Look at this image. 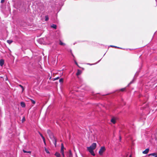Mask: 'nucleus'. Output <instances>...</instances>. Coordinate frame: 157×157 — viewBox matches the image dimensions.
<instances>
[{
  "mask_svg": "<svg viewBox=\"0 0 157 157\" xmlns=\"http://www.w3.org/2000/svg\"><path fill=\"white\" fill-rule=\"evenodd\" d=\"M96 147V143H93L89 147H87V150L93 156L95 155V154L94 153V150L95 149Z\"/></svg>",
  "mask_w": 157,
  "mask_h": 157,
  "instance_id": "nucleus-1",
  "label": "nucleus"
},
{
  "mask_svg": "<svg viewBox=\"0 0 157 157\" xmlns=\"http://www.w3.org/2000/svg\"><path fill=\"white\" fill-rule=\"evenodd\" d=\"M47 133L48 134L50 138L52 141L53 144H54L55 146H56V140L54 137L53 134L49 130H47Z\"/></svg>",
  "mask_w": 157,
  "mask_h": 157,
  "instance_id": "nucleus-2",
  "label": "nucleus"
},
{
  "mask_svg": "<svg viewBox=\"0 0 157 157\" xmlns=\"http://www.w3.org/2000/svg\"><path fill=\"white\" fill-rule=\"evenodd\" d=\"M105 148L104 147H101L99 151V154L100 155H102L103 152L105 151Z\"/></svg>",
  "mask_w": 157,
  "mask_h": 157,
  "instance_id": "nucleus-3",
  "label": "nucleus"
},
{
  "mask_svg": "<svg viewBox=\"0 0 157 157\" xmlns=\"http://www.w3.org/2000/svg\"><path fill=\"white\" fill-rule=\"evenodd\" d=\"M67 157H72V155L71 151L70 150L67 155Z\"/></svg>",
  "mask_w": 157,
  "mask_h": 157,
  "instance_id": "nucleus-4",
  "label": "nucleus"
},
{
  "mask_svg": "<svg viewBox=\"0 0 157 157\" xmlns=\"http://www.w3.org/2000/svg\"><path fill=\"white\" fill-rule=\"evenodd\" d=\"M4 63V61L3 59H1L0 60V65L1 66H2Z\"/></svg>",
  "mask_w": 157,
  "mask_h": 157,
  "instance_id": "nucleus-5",
  "label": "nucleus"
},
{
  "mask_svg": "<svg viewBox=\"0 0 157 157\" xmlns=\"http://www.w3.org/2000/svg\"><path fill=\"white\" fill-rule=\"evenodd\" d=\"M149 150V148H147L143 152V153L144 154H147L148 153Z\"/></svg>",
  "mask_w": 157,
  "mask_h": 157,
  "instance_id": "nucleus-6",
  "label": "nucleus"
},
{
  "mask_svg": "<svg viewBox=\"0 0 157 157\" xmlns=\"http://www.w3.org/2000/svg\"><path fill=\"white\" fill-rule=\"evenodd\" d=\"M149 155L153 156L154 157H157V153H151V154H149Z\"/></svg>",
  "mask_w": 157,
  "mask_h": 157,
  "instance_id": "nucleus-7",
  "label": "nucleus"
},
{
  "mask_svg": "<svg viewBox=\"0 0 157 157\" xmlns=\"http://www.w3.org/2000/svg\"><path fill=\"white\" fill-rule=\"evenodd\" d=\"M55 155L57 157H60L61 155L60 154L57 152H56L55 154Z\"/></svg>",
  "mask_w": 157,
  "mask_h": 157,
  "instance_id": "nucleus-8",
  "label": "nucleus"
},
{
  "mask_svg": "<svg viewBox=\"0 0 157 157\" xmlns=\"http://www.w3.org/2000/svg\"><path fill=\"white\" fill-rule=\"evenodd\" d=\"M111 121L114 124H115L116 122V119L115 118H112L111 120Z\"/></svg>",
  "mask_w": 157,
  "mask_h": 157,
  "instance_id": "nucleus-9",
  "label": "nucleus"
},
{
  "mask_svg": "<svg viewBox=\"0 0 157 157\" xmlns=\"http://www.w3.org/2000/svg\"><path fill=\"white\" fill-rule=\"evenodd\" d=\"M64 146H63V144H62L61 147V150H60L61 152H62V151L64 152Z\"/></svg>",
  "mask_w": 157,
  "mask_h": 157,
  "instance_id": "nucleus-10",
  "label": "nucleus"
},
{
  "mask_svg": "<svg viewBox=\"0 0 157 157\" xmlns=\"http://www.w3.org/2000/svg\"><path fill=\"white\" fill-rule=\"evenodd\" d=\"M51 27L52 28H53L54 29H56V27H57V26H56V25H55V24H52L51 25Z\"/></svg>",
  "mask_w": 157,
  "mask_h": 157,
  "instance_id": "nucleus-11",
  "label": "nucleus"
},
{
  "mask_svg": "<svg viewBox=\"0 0 157 157\" xmlns=\"http://www.w3.org/2000/svg\"><path fill=\"white\" fill-rule=\"evenodd\" d=\"M81 73V71L80 70H78L77 71V72L76 73V75H80Z\"/></svg>",
  "mask_w": 157,
  "mask_h": 157,
  "instance_id": "nucleus-12",
  "label": "nucleus"
},
{
  "mask_svg": "<svg viewBox=\"0 0 157 157\" xmlns=\"http://www.w3.org/2000/svg\"><path fill=\"white\" fill-rule=\"evenodd\" d=\"M21 106L22 107H24L25 106V103L24 102H21Z\"/></svg>",
  "mask_w": 157,
  "mask_h": 157,
  "instance_id": "nucleus-13",
  "label": "nucleus"
},
{
  "mask_svg": "<svg viewBox=\"0 0 157 157\" xmlns=\"http://www.w3.org/2000/svg\"><path fill=\"white\" fill-rule=\"evenodd\" d=\"M40 135L41 136V138H42L43 140H44L45 139L44 138V137L42 135L40 132H39Z\"/></svg>",
  "mask_w": 157,
  "mask_h": 157,
  "instance_id": "nucleus-14",
  "label": "nucleus"
},
{
  "mask_svg": "<svg viewBox=\"0 0 157 157\" xmlns=\"http://www.w3.org/2000/svg\"><path fill=\"white\" fill-rule=\"evenodd\" d=\"M59 44L61 45L64 46L65 45V44L63 43L61 41H60Z\"/></svg>",
  "mask_w": 157,
  "mask_h": 157,
  "instance_id": "nucleus-15",
  "label": "nucleus"
},
{
  "mask_svg": "<svg viewBox=\"0 0 157 157\" xmlns=\"http://www.w3.org/2000/svg\"><path fill=\"white\" fill-rule=\"evenodd\" d=\"M44 150L48 154L49 153V151L45 147L44 148Z\"/></svg>",
  "mask_w": 157,
  "mask_h": 157,
  "instance_id": "nucleus-16",
  "label": "nucleus"
},
{
  "mask_svg": "<svg viewBox=\"0 0 157 157\" xmlns=\"http://www.w3.org/2000/svg\"><path fill=\"white\" fill-rule=\"evenodd\" d=\"M7 42L9 44H10L12 42V41L10 40H8L7 41Z\"/></svg>",
  "mask_w": 157,
  "mask_h": 157,
  "instance_id": "nucleus-17",
  "label": "nucleus"
},
{
  "mask_svg": "<svg viewBox=\"0 0 157 157\" xmlns=\"http://www.w3.org/2000/svg\"><path fill=\"white\" fill-rule=\"evenodd\" d=\"M59 82L60 83H62L63 82V79L62 78H60L59 80Z\"/></svg>",
  "mask_w": 157,
  "mask_h": 157,
  "instance_id": "nucleus-18",
  "label": "nucleus"
},
{
  "mask_svg": "<svg viewBox=\"0 0 157 157\" xmlns=\"http://www.w3.org/2000/svg\"><path fill=\"white\" fill-rule=\"evenodd\" d=\"M23 151L24 153H31V152L30 151H26L25 150H23Z\"/></svg>",
  "mask_w": 157,
  "mask_h": 157,
  "instance_id": "nucleus-19",
  "label": "nucleus"
},
{
  "mask_svg": "<svg viewBox=\"0 0 157 157\" xmlns=\"http://www.w3.org/2000/svg\"><path fill=\"white\" fill-rule=\"evenodd\" d=\"M31 101L32 102V103L33 104H35V101L33 100V99H31Z\"/></svg>",
  "mask_w": 157,
  "mask_h": 157,
  "instance_id": "nucleus-20",
  "label": "nucleus"
},
{
  "mask_svg": "<svg viewBox=\"0 0 157 157\" xmlns=\"http://www.w3.org/2000/svg\"><path fill=\"white\" fill-rule=\"evenodd\" d=\"M110 47H112L117 48H120L119 47H117V46H113V45H110Z\"/></svg>",
  "mask_w": 157,
  "mask_h": 157,
  "instance_id": "nucleus-21",
  "label": "nucleus"
},
{
  "mask_svg": "<svg viewBox=\"0 0 157 157\" xmlns=\"http://www.w3.org/2000/svg\"><path fill=\"white\" fill-rule=\"evenodd\" d=\"M45 20L46 21H47L48 19V16H45Z\"/></svg>",
  "mask_w": 157,
  "mask_h": 157,
  "instance_id": "nucleus-22",
  "label": "nucleus"
},
{
  "mask_svg": "<svg viewBox=\"0 0 157 157\" xmlns=\"http://www.w3.org/2000/svg\"><path fill=\"white\" fill-rule=\"evenodd\" d=\"M61 154H62V156H63V157H64L65 155H64V152L62 151V152H61Z\"/></svg>",
  "mask_w": 157,
  "mask_h": 157,
  "instance_id": "nucleus-23",
  "label": "nucleus"
},
{
  "mask_svg": "<svg viewBox=\"0 0 157 157\" xmlns=\"http://www.w3.org/2000/svg\"><path fill=\"white\" fill-rule=\"evenodd\" d=\"M25 117H24L23 118L22 120V122H23L25 121Z\"/></svg>",
  "mask_w": 157,
  "mask_h": 157,
  "instance_id": "nucleus-24",
  "label": "nucleus"
},
{
  "mask_svg": "<svg viewBox=\"0 0 157 157\" xmlns=\"http://www.w3.org/2000/svg\"><path fill=\"white\" fill-rule=\"evenodd\" d=\"M125 90V88H123L121 89L120 90L121 91H124Z\"/></svg>",
  "mask_w": 157,
  "mask_h": 157,
  "instance_id": "nucleus-25",
  "label": "nucleus"
},
{
  "mask_svg": "<svg viewBox=\"0 0 157 157\" xmlns=\"http://www.w3.org/2000/svg\"><path fill=\"white\" fill-rule=\"evenodd\" d=\"M43 142H44V143L45 145H46V142H45V139L44 140H43Z\"/></svg>",
  "mask_w": 157,
  "mask_h": 157,
  "instance_id": "nucleus-26",
  "label": "nucleus"
},
{
  "mask_svg": "<svg viewBox=\"0 0 157 157\" xmlns=\"http://www.w3.org/2000/svg\"><path fill=\"white\" fill-rule=\"evenodd\" d=\"M19 86L21 87V88H22V89L23 90H24L23 87V86H21V85H19Z\"/></svg>",
  "mask_w": 157,
  "mask_h": 157,
  "instance_id": "nucleus-27",
  "label": "nucleus"
},
{
  "mask_svg": "<svg viewBox=\"0 0 157 157\" xmlns=\"http://www.w3.org/2000/svg\"><path fill=\"white\" fill-rule=\"evenodd\" d=\"M4 2V0H1V3H3Z\"/></svg>",
  "mask_w": 157,
  "mask_h": 157,
  "instance_id": "nucleus-28",
  "label": "nucleus"
},
{
  "mask_svg": "<svg viewBox=\"0 0 157 157\" xmlns=\"http://www.w3.org/2000/svg\"><path fill=\"white\" fill-rule=\"evenodd\" d=\"M59 78V77H57V78H55V80Z\"/></svg>",
  "mask_w": 157,
  "mask_h": 157,
  "instance_id": "nucleus-29",
  "label": "nucleus"
},
{
  "mask_svg": "<svg viewBox=\"0 0 157 157\" xmlns=\"http://www.w3.org/2000/svg\"><path fill=\"white\" fill-rule=\"evenodd\" d=\"M75 63L76 64V65H77V62L76 61H75Z\"/></svg>",
  "mask_w": 157,
  "mask_h": 157,
  "instance_id": "nucleus-30",
  "label": "nucleus"
},
{
  "mask_svg": "<svg viewBox=\"0 0 157 157\" xmlns=\"http://www.w3.org/2000/svg\"><path fill=\"white\" fill-rule=\"evenodd\" d=\"M87 64H88L90 65H94V64H90V63H88Z\"/></svg>",
  "mask_w": 157,
  "mask_h": 157,
  "instance_id": "nucleus-31",
  "label": "nucleus"
},
{
  "mask_svg": "<svg viewBox=\"0 0 157 157\" xmlns=\"http://www.w3.org/2000/svg\"><path fill=\"white\" fill-rule=\"evenodd\" d=\"M129 157H132V156H131V155H130L129 156Z\"/></svg>",
  "mask_w": 157,
  "mask_h": 157,
  "instance_id": "nucleus-32",
  "label": "nucleus"
},
{
  "mask_svg": "<svg viewBox=\"0 0 157 157\" xmlns=\"http://www.w3.org/2000/svg\"><path fill=\"white\" fill-rule=\"evenodd\" d=\"M132 83V82H130V84L131 83Z\"/></svg>",
  "mask_w": 157,
  "mask_h": 157,
  "instance_id": "nucleus-33",
  "label": "nucleus"
}]
</instances>
